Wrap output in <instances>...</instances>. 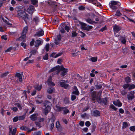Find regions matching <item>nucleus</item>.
I'll return each mask as SVG.
<instances>
[{
  "label": "nucleus",
  "instance_id": "680f3d73",
  "mask_svg": "<svg viewBox=\"0 0 135 135\" xmlns=\"http://www.w3.org/2000/svg\"><path fill=\"white\" fill-rule=\"evenodd\" d=\"M26 92L27 91L26 90H24L23 91L22 93V94L23 95L22 97L25 96L26 98H27Z\"/></svg>",
  "mask_w": 135,
  "mask_h": 135
},
{
  "label": "nucleus",
  "instance_id": "f03ea898",
  "mask_svg": "<svg viewBox=\"0 0 135 135\" xmlns=\"http://www.w3.org/2000/svg\"><path fill=\"white\" fill-rule=\"evenodd\" d=\"M17 16L20 18H21L26 21V20L28 19V15L24 11L22 10H19L17 12Z\"/></svg>",
  "mask_w": 135,
  "mask_h": 135
},
{
  "label": "nucleus",
  "instance_id": "473e14b6",
  "mask_svg": "<svg viewBox=\"0 0 135 135\" xmlns=\"http://www.w3.org/2000/svg\"><path fill=\"white\" fill-rule=\"evenodd\" d=\"M128 126V124L127 123V122H124L123 123V128H126Z\"/></svg>",
  "mask_w": 135,
  "mask_h": 135
},
{
  "label": "nucleus",
  "instance_id": "9b49d317",
  "mask_svg": "<svg viewBox=\"0 0 135 135\" xmlns=\"http://www.w3.org/2000/svg\"><path fill=\"white\" fill-rule=\"evenodd\" d=\"M35 10L34 7L32 5L30 6L27 9V12L31 14L33 13Z\"/></svg>",
  "mask_w": 135,
  "mask_h": 135
},
{
  "label": "nucleus",
  "instance_id": "a19ab883",
  "mask_svg": "<svg viewBox=\"0 0 135 135\" xmlns=\"http://www.w3.org/2000/svg\"><path fill=\"white\" fill-rule=\"evenodd\" d=\"M62 37V35L60 33L59 35L57 36V38L56 39L58 41H60L61 40V38Z\"/></svg>",
  "mask_w": 135,
  "mask_h": 135
},
{
  "label": "nucleus",
  "instance_id": "a878e982",
  "mask_svg": "<svg viewBox=\"0 0 135 135\" xmlns=\"http://www.w3.org/2000/svg\"><path fill=\"white\" fill-rule=\"evenodd\" d=\"M131 79L129 76H127L125 79V81L127 83H129L131 82Z\"/></svg>",
  "mask_w": 135,
  "mask_h": 135
},
{
  "label": "nucleus",
  "instance_id": "37998d69",
  "mask_svg": "<svg viewBox=\"0 0 135 135\" xmlns=\"http://www.w3.org/2000/svg\"><path fill=\"white\" fill-rule=\"evenodd\" d=\"M33 20L36 23H37L39 21V18L36 17H35V18H34L33 19Z\"/></svg>",
  "mask_w": 135,
  "mask_h": 135
},
{
  "label": "nucleus",
  "instance_id": "2f4dec72",
  "mask_svg": "<svg viewBox=\"0 0 135 135\" xmlns=\"http://www.w3.org/2000/svg\"><path fill=\"white\" fill-rule=\"evenodd\" d=\"M54 89L53 88H49L47 90V92L49 94H51L53 92Z\"/></svg>",
  "mask_w": 135,
  "mask_h": 135
},
{
  "label": "nucleus",
  "instance_id": "dca6fc26",
  "mask_svg": "<svg viewBox=\"0 0 135 135\" xmlns=\"http://www.w3.org/2000/svg\"><path fill=\"white\" fill-rule=\"evenodd\" d=\"M44 35V32L43 30L41 29L38 31L35 34L34 36H38V37L42 36Z\"/></svg>",
  "mask_w": 135,
  "mask_h": 135
},
{
  "label": "nucleus",
  "instance_id": "69168bd1",
  "mask_svg": "<svg viewBox=\"0 0 135 135\" xmlns=\"http://www.w3.org/2000/svg\"><path fill=\"white\" fill-rule=\"evenodd\" d=\"M62 54V52H61L59 53H58L55 56H54V57L55 58H56L59 56H61Z\"/></svg>",
  "mask_w": 135,
  "mask_h": 135
},
{
  "label": "nucleus",
  "instance_id": "5fc2aeb1",
  "mask_svg": "<svg viewBox=\"0 0 135 135\" xmlns=\"http://www.w3.org/2000/svg\"><path fill=\"white\" fill-rule=\"evenodd\" d=\"M85 125L87 127L89 126L90 124V123L89 121H86L85 123Z\"/></svg>",
  "mask_w": 135,
  "mask_h": 135
},
{
  "label": "nucleus",
  "instance_id": "7c9ffc66",
  "mask_svg": "<svg viewBox=\"0 0 135 135\" xmlns=\"http://www.w3.org/2000/svg\"><path fill=\"white\" fill-rule=\"evenodd\" d=\"M48 3L49 4V5L53 6V5H55L56 6L57 5L56 4L55 2L54 1H51L50 2H48Z\"/></svg>",
  "mask_w": 135,
  "mask_h": 135
},
{
  "label": "nucleus",
  "instance_id": "39448f33",
  "mask_svg": "<svg viewBox=\"0 0 135 135\" xmlns=\"http://www.w3.org/2000/svg\"><path fill=\"white\" fill-rule=\"evenodd\" d=\"M27 31V27L26 26L24 27L23 29L22 32L21 36L18 38L17 39V40L21 41L23 40L24 41V39L26 37V35Z\"/></svg>",
  "mask_w": 135,
  "mask_h": 135
},
{
  "label": "nucleus",
  "instance_id": "6e6d98bb",
  "mask_svg": "<svg viewBox=\"0 0 135 135\" xmlns=\"http://www.w3.org/2000/svg\"><path fill=\"white\" fill-rule=\"evenodd\" d=\"M64 28L68 32L69 31L70 28L68 26L65 25L64 26Z\"/></svg>",
  "mask_w": 135,
  "mask_h": 135
},
{
  "label": "nucleus",
  "instance_id": "13d9d810",
  "mask_svg": "<svg viewBox=\"0 0 135 135\" xmlns=\"http://www.w3.org/2000/svg\"><path fill=\"white\" fill-rule=\"evenodd\" d=\"M60 32L61 33H64L65 32V31L64 30V28H62H62L60 30Z\"/></svg>",
  "mask_w": 135,
  "mask_h": 135
},
{
  "label": "nucleus",
  "instance_id": "774afa93",
  "mask_svg": "<svg viewBox=\"0 0 135 135\" xmlns=\"http://www.w3.org/2000/svg\"><path fill=\"white\" fill-rule=\"evenodd\" d=\"M11 109L15 112H16L18 110L17 108L15 107L12 108Z\"/></svg>",
  "mask_w": 135,
  "mask_h": 135
},
{
  "label": "nucleus",
  "instance_id": "4468645a",
  "mask_svg": "<svg viewBox=\"0 0 135 135\" xmlns=\"http://www.w3.org/2000/svg\"><path fill=\"white\" fill-rule=\"evenodd\" d=\"M89 2L90 3H93L98 7H102L101 4L100 3L98 2L97 1H89Z\"/></svg>",
  "mask_w": 135,
  "mask_h": 135
},
{
  "label": "nucleus",
  "instance_id": "864d4df0",
  "mask_svg": "<svg viewBox=\"0 0 135 135\" xmlns=\"http://www.w3.org/2000/svg\"><path fill=\"white\" fill-rule=\"evenodd\" d=\"M9 134H11L12 131V126L11 125H10L9 126Z\"/></svg>",
  "mask_w": 135,
  "mask_h": 135
},
{
  "label": "nucleus",
  "instance_id": "79ce46f5",
  "mask_svg": "<svg viewBox=\"0 0 135 135\" xmlns=\"http://www.w3.org/2000/svg\"><path fill=\"white\" fill-rule=\"evenodd\" d=\"M76 98V95L73 94H72L71 95V99L72 101L74 100Z\"/></svg>",
  "mask_w": 135,
  "mask_h": 135
},
{
  "label": "nucleus",
  "instance_id": "0e129e2a",
  "mask_svg": "<svg viewBox=\"0 0 135 135\" xmlns=\"http://www.w3.org/2000/svg\"><path fill=\"white\" fill-rule=\"evenodd\" d=\"M12 47H10L7 50H6L5 52H10L12 50Z\"/></svg>",
  "mask_w": 135,
  "mask_h": 135
},
{
  "label": "nucleus",
  "instance_id": "a18cd8bd",
  "mask_svg": "<svg viewBox=\"0 0 135 135\" xmlns=\"http://www.w3.org/2000/svg\"><path fill=\"white\" fill-rule=\"evenodd\" d=\"M49 44H47L46 45L45 47V49L47 52L49 50Z\"/></svg>",
  "mask_w": 135,
  "mask_h": 135
},
{
  "label": "nucleus",
  "instance_id": "c03bdc74",
  "mask_svg": "<svg viewBox=\"0 0 135 135\" xmlns=\"http://www.w3.org/2000/svg\"><path fill=\"white\" fill-rule=\"evenodd\" d=\"M15 105H16L17 107L20 110H21L22 109V107L19 103H17Z\"/></svg>",
  "mask_w": 135,
  "mask_h": 135
},
{
  "label": "nucleus",
  "instance_id": "cd10ccee",
  "mask_svg": "<svg viewBox=\"0 0 135 135\" xmlns=\"http://www.w3.org/2000/svg\"><path fill=\"white\" fill-rule=\"evenodd\" d=\"M35 88L38 91H40L41 89L42 88V85H37L34 86Z\"/></svg>",
  "mask_w": 135,
  "mask_h": 135
},
{
  "label": "nucleus",
  "instance_id": "6e6552de",
  "mask_svg": "<svg viewBox=\"0 0 135 135\" xmlns=\"http://www.w3.org/2000/svg\"><path fill=\"white\" fill-rule=\"evenodd\" d=\"M135 91H131L127 95V98L129 100H132L134 98V93Z\"/></svg>",
  "mask_w": 135,
  "mask_h": 135
},
{
  "label": "nucleus",
  "instance_id": "aec40b11",
  "mask_svg": "<svg viewBox=\"0 0 135 135\" xmlns=\"http://www.w3.org/2000/svg\"><path fill=\"white\" fill-rule=\"evenodd\" d=\"M113 103L114 105L118 107H121L122 104V103L119 101V100H118L116 101H113Z\"/></svg>",
  "mask_w": 135,
  "mask_h": 135
},
{
  "label": "nucleus",
  "instance_id": "0eeeda50",
  "mask_svg": "<svg viewBox=\"0 0 135 135\" xmlns=\"http://www.w3.org/2000/svg\"><path fill=\"white\" fill-rule=\"evenodd\" d=\"M66 83H68V81H65V80H61L60 83V86L64 88L67 89L69 87V84H66Z\"/></svg>",
  "mask_w": 135,
  "mask_h": 135
},
{
  "label": "nucleus",
  "instance_id": "58836bf2",
  "mask_svg": "<svg viewBox=\"0 0 135 135\" xmlns=\"http://www.w3.org/2000/svg\"><path fill=\"white\" fill-rule=\"evenodd\" d=\"M78 8L80 10H84L85 9V8L83 6H81L79 7Z\"/></svg>",
  "mask_w": 135,
  "mask_h": 135
},
{
  "label": "nucleus",
  "instance_id": "052dcab7",
  "mask_svg": "<svg viewBox=\"0 0 135 135\" xmlns=\"http://www.w3.org/2000/svg\"><path fill=\"white\" fill-rule=\"evenodd\" d=\"M110 108L114 109L115 110H117V108L113 104L111 105L110 106Z\"/></svg>",
  "mask_w": 135,
  "mask_h": 135
},
{
  "label": "nucleus",
  "instance_id": "3c124183",
  "mask_svg": "<svg viewBox=\"0 0 135 135\" xmlns=\"http://www.w3.org/2000/svg\"><path fill=\"white\" fill-rule=\"evenodd\" d=\"M25 116L24 115H22L19 116L18 117V119L20 120H22L24 119Z\"/></svg>",
  "mask_w": 135,
  "mask_h": 135
},
{
  "label": "nucleus",
  "instance_id": "4be33fe9",
  "mask_svg": "<svg viewBox=\"0 0 135 135\" xmlns=\"http://www.w3.org/2000/svg\"><path fill=\"white\" fill-rule=\"evenodd\" d=\"M51 119L52 122V123L51 124L50 129L51 131H52L53 129L54 126L53 123L55 120V117H54V116H52Z\"/></svg>",
  "mask_w": 135,
  "mask_h": 135
},
{
  "label": "nucleus",
  "instance_id": "c85d7f7f",
  "mask_svg": "<svg viewBox=\"0 0 135 135\" xmlns=\"http://www.w3.org/2000/svg\"><path fill=\"white\" fill-rule=\"evenodd\" d=\"M135 85L134 84H132V85H130L129 84V86L128 89L129 90H130L131 89L135 88Z\"/></svg>",
  "mask_w": 135,
  "mask_h": 135
},
{
  "label": "nucleus",
  "instance_id": "c9c22d12",
  "mask_svg": "<svg viewBox=\"0 0 135 135\" xmlns=\"http://www.w3.org/2000/svg\"><path fill=\"white\" fill-rule=\"evenodd\" d=\"M95 86L96 88L97 89H100L102 87V86L101 85H96Z\"/></svg>",
  "mask_w": 135,
  "mask_h": 135
},
{
  "label": "nucleus",
  "instance_id": "49530a36",
  "mask_svg": "<svg viewBox=\"0 0 135 135\" xmlns=\"http://www.w3.org/2000/svg\"><path fill=\"white\" fill-rule=\"evenodd\" d=\"M48 55L47 53L46 54V55L43 57V59L44 60H47L48 59Z\"/></svg>",
  "mask_w": 135,
  "mask_h": 135
},
{
  "label": "nucleus",
  "instance_id": "20e7f679",
  "mask_svg": "<svg viewBox=\"0 0 135 135\" xmlns=\"http://www.w3.org/2000/svg\"><path fill=\"white\" fill-rule=\"evenodd\" d=\"M43 104L44 106L45 107V113H47L50 110L51 104L49 101H46Z\"/></svg>",
  "mask_w": 135,
  "mask_h": 135
},
{
  "label": "nucleus",
  "instance_id": "b1692460",
  "mask_svg": "<svg viewBox=\"0 0 135 135\" xmlns=\"http://www.w3.org/2000/svg\"><path fill=\"white\" fill-rule=\"evenodd\" d=\"M47 83L50 86L55 85V84L51 81V78H49L48 79L47 81Z\"/></svg>",
  "mask_w": 135,
  "mask_h": 135
},
{
  "label": "nucleus",
  "instance_id": "8fccbe9b",
  "mask_svg": "<svg viewBox=\"0 0 135 135\" xmlns=\"http://www.w3.org/2000/svg\"><path fill=\"white\" fill-rule=\"evenodd\" d=\"M129 84H125L123 85V88L124 89H126L128 87H129Z\"/></svg>",
  "mask_w": 135,
  "mask_h": 135
},
{
  "label": "nucleus",
  "instance_id": "de8ad7c7",
  "mask_svg": "<svg viewBox=\"0 0 135 135\" xmlns=\"http://www.w3.org/2000/svg\"><path fill=\"white\" fill-rule=\"evenodd\" d=\"M31 2L33 5H35L38 3V2L37 1H31Z\"/></svg>",
  "mask_w": 135,
  "mask_h": 135
},
{
  "label": "nucleus",
  "instance_id": "4d7b16f0",
  "mask_svg": "<svg viewBox=\"0 0 135 135\" xmlns=\"http://www.w3.org/2000/svg\"><path fill=\"white\" fill-rule=\"evenodd\" d=\"M61 125L60 124L59 122L58 121H57L56 122V127L57 128L59 127H60L61 126Z\"/></svg>",
  "mask_w": 135,
  "mask_h": 135
},
{
  "label": "nucleus",
  "instance_id": "1a4fd4ad",
  "mask_svg": "<svg viewBox=\"0 0 135 135\" xmlns=\"http://www.w3.org/2000/svg\"><path fill=\"white\" fill-rule=\"evenodd\" d=\"M60 70L62 71L61 73V75L63 76L66 75L67 72V69L64 68L63 66H60L59 71Z\"/></svg>",
  "mask_w": 135,
  "mask_h": 135
},
{
  "label": "nucleus",
  "instance_id": "e433bc0d",
  "mask_svg": "<svg viewBox=\"0 0 135 135\" xmlns=\"http://www.w3.org/2000/svg\"><path fill=\"white\" fill-rule=\"evenodd\" d=\"M37 52V51L36 50H32L30 52L31 54L34 55Z\"/></svg>",
  "mask_w": 135,
  "mask_h": 135
},
{
  "label": "nucleus",
  "instance_id": "423d86ee",
  "mask_svg": "<svg viewBox=\"0 0 135 135\" xmlns=\"http://www.w3.org/2000/svg\"><path fill=\"white\" fill-rule=\"evenodd\" d=\"M56 107L59 111H63V114H66L69 113V110L66 108L61 107L57 105H56Z\"/></svg>",
  "mask_w": 135,
  "mask_h": 135
},
{
  "label": "nucleus",
  "instance_id": "6ab92c4d",
  "mask_svg": "<svg viewBox=\"0 0 135 135\" xmlns=\"http://www.w3.org/2000/svg\"><path fill=\"white\" fill-rule=\"evenodd\" d=\"M79 23L81 25V27L82 28L84 29L85 30H89V29L86 27V24L81 22H79Z\"/></svg>",
  "mask_w": 135,
  "mask_h": 135
},
{
  "label": "nucleus",
  "instance_id": "7ed1b4c3",
  "mask_svg": "<svg viewBox=\"0 0 135 135\" xmlns=\"http://www.w3.org/2000/svg\"><path fill=\"white\" fill-rule=\"evenodd\" d=\"M120 5V3L115 1H112L109 3L110 7L113 10L116 9L117 6H119Z\"/></svg>",
  "mask_w": 135,
  "mask_h": 135
},
{
  "label": "nucleus",
  "instance_id": "f704fd0d",
  "mask_svg": "<svg viewBox=\"0 0 135 135\" xmlns=\"http://www.w3.org/2000/svg\"><path fill=\"white\" fill-rule=\"evenodd\" d=\"M90 59L93 62H95L97 61V57H92L90 58Z\"/></svg>",
  "mask_w": 135,
  "mask_h": 135
},
{
  "label": "nucleus",
  "instance_id": "9d476101",
  "mask_svg": "<svg viewBox=\"0 0 135 135\" xmlns=\"http://www.w3.org/2000/svg\"><path fill=\"white\" fill-rule=\"evenodd\" d=\"M60 66L59 65L49 70V73H51L53 71L57 70V74H58L59 72L60 69Z\"/></svg>",
  "mask_w": 135,
  "mask_h": 135
},
{
  "label": "nucleus",
  "instance_id": "bb28decb",
  "mask_svg": "<svg viewBox=\"0 0 135 135\" xmlns=\"http://www.w3.org/2000/svg\"><path fill=\"white\" fill-rule=\"evenodd\" d=\"M9 73V72L7 71L6 72L2 74L1 75V78H3L6 77L7 75Z\"/></svg>",
  "mask_w": 135,
  "mask_h": 135
},
{
  "label": "nucleus",
  "instance_id": "393cba45",
  "mask_svg": "<svg viewBox=\"0 0 135 135\" xmlns=\"http://www.w3.org/2000/svg\"><path fill=\"white\" fill-rule=\"evenodd\" d=\"M85 20L88 23L91 24H92L93 23H97V22L94 21H92L91 19L90 18H88L87 19H85Z\"/></svg>",
  "mask_w": 135,
  "mask_h": 135
},
{
  "label": "nucleus",
  "instance_id": "4c0bfd02",
  "mask_svg": "<svg viewBox=\"0 0 135 135\" xmlns=\"http://www.w3.org/2000/svg\"><path fill=\"white\" fill-rule=\"evenodd\" d=\"M120 93L123 95H126L127 93V91L125 90H123L120 91Z\"/></svg>",
  "mask_w": 135,
  "mask_h": 135
},
{
  "label": "nucleus",
  "instance_id": "c756f323",
  "mask_svg": "<svg viewBox=\"0 0 135 135\" xmlns=\"http://www.w3.org/2000/svg\"><path fill=\"white\" fill-rule=\"evenodd\" d=\"M16 128L13 129V131H12V133H11V134H9V135H15L16 132Z\"/></svg>",
  "mask_w": 135,
  "mask_h": 135
},
{
  "label": "nucleus",
  "instance_id": "f8f14e48",
  "mask_svg": "<svg viewBox=\"0 0 135 135\" xmlns=\"http://www.w3.org/2000/svg\"><path fill=\"white\" fill-rule=\"evenodd\" d=\"M22 74H21L20 73H16L15 75V77H17L19 79V80H17V82L18 83V81H19L20 82H21L22 81Z\"/></svg>",
  "mask_w": 135,
  "mask_h": 135
},
{
  "label": "nucleus",
  "instance_id": "603ef678",
  "mask_svg": "<svg viewBox=\"0 0 135 135\" xmlns=\"http://www.w3.org/2000/svg\"><path fill=\"white\" fill-rule=\"evenodd\" d=\"M129 129L131 131H135V126H133L129 128Z\"/></svg>",
  "mask_w": 135,
  "mask_h": 135
},
{
  "label": "nucleus",
  "instance_id": "a211bd4d",
  "mask_svg": "<svg viewBox=\"0 0 135 135\" xmlns=\"http://www.w3.org/2000/svg\"><path fill=\"white\" fill-rule=\"evenodd\" d=\"M100 101V102L98 103H102L104 105H106L107 104L108 102V99L107 98H103L101 99V98Z\"/></svg>",
  "mask_w": 135,
  "mask_h": 135
},
{
  "label": "nucleus",
  "instance_id": "ea45409f",
  "mask_svg": "<svg viewBox=\"0 0 135 135\" xmlns=\"http://www.w3.org/2000/svg\"><path fill=\"white\" fill-rule=\"evenodd\" d=\"M72 37H76L77 36V34L75 31H73L72 33Z\"/></svg>",
  "mask_w": 135,
  "mask_h": 135
},
{
  "label": "nucleus",
  "instance_id": "09e8293b",
  "mask_svg": "<svg viewBox=\"0 0 135 135\" xmlns=\"http://www.w3.org/2000/svg\"><path fill=\"white\" fill-rule=\"evenodd\" d=\"M18 117H15L13 119V121L14 122H16L18 121Z\"/></svg>",
  "mask_w": 135,
  "mask_h": 135
},
{
  "label": "nucleus",
  "instance_id": "5701e85b",
  "mask_svg": "<svg viewBox=\"0 0 135 135\" xmlns=\"http://www.w3.org/2000/svg\"><path fill=\"white\" fill-rule=\"evenodd\" d=\"M93 115L94 116L98 117L100 116V113L97 110H95L93 112Z\"/></svg>",
  "mask_w": 135,
  "mask_h": 135
},
{
  "label": "nucleus",
  "instance_id": "2eb2a0df",
  "mask_svg": "<svg viewBox=\"0 0 135 135\" xmlns=\"http://www.w3.org/2000/svg\"><path fill=\"white\" fill-rule=\"evenodd\" d=\"M113 30L114 32H117L121 30V27L116 25H115L113 26Z\"/></svg>",
  "mask_w": 135,
  "mask_h": 135
},
{
  "label": "nucleus",
  "instance_id": "f257e3e1",
  "mask_svg": "<svg viewBox=\"0 0 135 135\" xmlns=\"http://www.w3.org/2000/svg\"><path fill=\"white\" fill-rule=\"evenodd\" d=\"M102 93V91H99L98 92L93 91L91 93V99L93 102L95 103L96 100L98 103L100 102L101 95Z\"/></svg>",
  "mask_w": 135,
  "mask_h": 135
},
{
  "label": "nucleus",
  "instance_id": "f3484780",
  "mask_svg": "<svg viewBox=\"0 0 135 135\" xmlns=\"http://www.w3.org/2000/svg\"><path fill=\"white\" fill-rule=\"evenodd\" d=\"M42 41H41L40 40H37L35 42V46L36 47H38L39 46L42 44Z\"/></svg>",
  "mask_w": 135,
  "mask_h": 135
},
{
  "label": "nucleus",
  "instance_id": "72a5a7b5",
  "mask_svg": "<svg viewBox=\"0 0 135 135\" xmlns=\"http://www.w3.org/2000/svg\"><path fill=\"white\" fill-rule=\"evenodd\" d=\"M120 40L122 43L124 44H126V39L123 37H121Z\"/></svg>",
  "mask_w": 135,
  "mask_h": 135
},
{
  "label": "nucleus",
  "instance_id": "412c9836",
  "mask_svg": "<svg viewBox=\"0 0 135 135\" xmlns=\"http://www.w3.org/2000/svg\"><path fill=\"white\" fill-rule=\"evenodd\" d=\"M38 115L37 114H34L31 115L30 118L31 120L33 121H35L37 119V117L38 116Z\"/></svg>",
  "mask_w": 135,
  "mask_h": 135
},
{
  "label": "nucleus",
  "instance_id": "bf43d9fd",
  "mask_svg": "<svg viewBox=\"0 0 135 135\" xmlns=\"http://www.w3.org/2000/svg\"><path fill=\"white\" fill-rule=\"evenodd\" d=\"M35 123L36 126L38 127L39 128L41 127L40 124L38 122H36Z\"/></svg>",
  "mask_w": 135,
  "mask_h": 135
},
{
  "label": "nucleus",
  "instance_id": "e2e57ef3",
  "mask_svg": "<svg viewBox=\"0 0 135 135\" xmlns=\"http://www.w3.org/2000/svg\"><path fill=\"white\" fill-rule=\"evenodd\" d=\"M115 15L117 16H119L121 15V14L119 11H117Z\"/></svg>",
  "mask_w": 135,
  "mask_h": 135
},
{
  "label": "nucleus",
  "instance_id": "338daca9",
  "mask_svg": "<svg viewBox=\"0 0 135 135\" xmlns=\"http://www.w3.org/2000/svg\"><path fill=\"white\" fill-rule=\"evenodd\" d=\"M58 130L60 131L61 132L62 131V126H61L60 127H59L57 128Z\"/></svg>",
  "mask_w": 135,
  "mask_h": 135
},
{
  "label": "nucleus",
  "instance_id": "ddd939ff",
  "mask_svg": "<svg viewBox=\"0 0 135 135\" xmlns=\"http://www.w3.org/2000/svg\"><path fill=\"white\" fill-rule=\"evenodd\" d=\"M73 90L72 93V94H75L77 95L79 94V93L76 86H74Z\"/></svg>",
  "mask_w": 135,
  "mask_h": 135
}]
</instances>
